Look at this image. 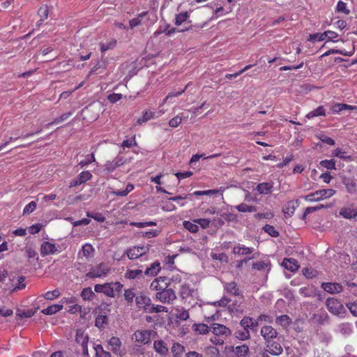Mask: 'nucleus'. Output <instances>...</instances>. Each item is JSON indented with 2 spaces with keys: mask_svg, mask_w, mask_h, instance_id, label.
Returning a JSON list of instances; mask_svg holds the SVG:
<instances>
[{
  "mask_svg": "<svg viewBox=\"0 0 357 357\" xmlns=\"http://www.w3.org/2000/svg\"><path fill=\"white\" fill-rule=\"evenodd\" d=\"M196 222H192L190 221L185 220L183 222V227L188 230L191 233H197L199 230V227L195 224Z\"/></svg>",
  "mask_w": 357,
  "mask_h": 357,
  "instance_id": "de8ad7c7",
  "label": "nucleus"
},
{
  "mask_svg": "<svg viewBox=\"0 0 357 357\" xmlns=\"http://www.w3.org/2000/svg\"><path fill=\"white\" fill-rule=\"evenodd\" d=\"M26 252L29 261L33 262L38 261V257H37V252L34 250L29 248L26 249Z\"/></svg>",
  "mask_w": 357,
  "mask_h": 357,
  "instance_id": "e2e57ef3",
  "label": "nucleus"
},
{
  "mask_svg": "<svg viewBox=\"0 0 357 357\" xmlns=\"http://www.w3.org/2000/svg\"><path fill=\"white\" fill-rule=\"evenodd\" d=\"M335 194V190L331 188L317 190L305 196V201L310 202H319L331 197Z\"/></svg>",
  "mask_w": 357,
  "mask_h": 357,
  "instance_id": "7ed1b4c3",
  "label": "nucleus"
},
{
  "mask_svg": "<svg viewBox=\"0 0 357 357\" xmlns=\"http://www.w3.org/2000/svg\"><path fill=\"white\" fill-rule=\"evenodd\" d=\"M135 303L139 308H142L146 311V308H149L151 301V298L144 293H140L135 297Z\"/></svg>",
  "mask_w": 357,
  "mask_h": 357,
  "instance_id": "2eb2a0df",
  "label": "nucleus"
},
{
  "mask_svg": "<svg viewBox=\"0 0 357 357\" xmlns=\"http://www.w3.org/2000/svg\"><path fill=\"white\" fill-rule=\"evenodd\" d=\"M92 174L89 171H83L78 176L73 179L70 183V188H74L80 185L89 181L92 178Z\"/></svg>",
  "mask_w": 357,
  "mask_h": 357,
  "instance_id": "9d476101",
  "label": "nucleus"
},
{
  "mask_svg": "<svg viewBox=\"0 0 357 357\" xmlns=\"http://www.w3.org/2000/svg\"><path fill=\"white\" fill-rule=\"evenodd\" d=\"M210 331H211L213 335H220L223 337L230 336L231 334V331L228 327L218 323H213L211 324Z\"/></svg>",
  "mask_w": 357,
  "mask_h": 357,
  "instance_id": "1a4fd4ad",
  "label": "nucleus"
},
{
  "mask_svg": "<svg viewBox=\"0 0 357 357\" xmlns=\"http://www.w3.org/2000/svg\"><path fill=\"white\" fill-rule=\"evenodd\" d=\"M192 291L193 290L190 287V285L184 284L181 287L179 295L182 299H187L192 296Z\"/></svg>",
  "mask_w": 357,
  "mask_h": 357,
  "instance_id": "72a5a7b5",
  "label": "nucleus"
},
{
  "mask_svg": "<svg viewBox=\"0 0 357 357\" xmlns=\"http://www.w3.org/2000/svg\"><path fill=\"white\" fill-rule=\"evenodd\" d=\"M303 275L307 279H312L316 278L318 275V271L313 268H304L302 271Z\"/></svg>",
  "mask_w": 357,
  "mask_h": 357,
  "instance_id": "c03bdc74",
  "label": "nucleus"
},
{
  "mask_svg": "<svg viewBox=\"0 0 357 357\" xmlns=\"http://www.w3.org/2000/svg\"><path fill=\"white\" fill-rule=\"evenodd\" d=\"M146 312L149 313H157V312H167L168 308L165 306L160 305H150L149 308H146Z\"/></svg>",
  "mask_w": 357,
  "mask_h": 357,
  "instance_id": "58836bf2",
  "label": "nucleus"
},
{
  "mask_svg": "<svg viewBox=\"0 0 357 357\" xmlns=\"http://www.w3.org/2000/svg\"><path fill=\"white\" fill-rule=\"evenodd\" d=\"M254 251L253 248L246 247L243 245H238L233 248V253L238 255H247L251 254Z\"/></svg>",
  "mask_w": 357,
  "mask_h": 357,
  "instance_id": "bb28decb",
  "label": "nucleus"
},
{
  "mask_svg": "<svg viewBox=\"0 0 357 357\" xmlns=\"http://www.w3.org/2000/svg\"><path fill=\"white\" fill-rule=\"evenodd\" d=\"M273 188V183L272 182H264L259 183L257 185V190L259 194L268 195L272 192Z\"/></svg>",
  "mask_w": 357,
  "mask_h": 357,
  "instance_id": "b1692460",
  "label": "nucleus"
},
{
  "mask_svg": "<svg viewBox=\"0 0 357 357\" xmlns=\"http://www.w3.org/2000/svg\"><path fill=\"white\" fill-rule=\"evenodd\" d=\"M265 351L273 356H280L283 352V349L280 343L271 341L266 343Z\"/></svg>",
  "mask_w": 357,
  "mask_h": 357,
  "instance_id": "4468645a",
  "label": "nucleus"
},
{
  "mask_svg": "<svg viewBox=\"0 0 357 357\" xmlns=\"http://www.w3.org/2000/svg\"><path fill=\"white\" fill-rule=\"evenodd\" d=\"M321 287L325 291L330 294L340 293L343 290V287L340 283L323 282Z\"/></svg>",
  "mask_w": 357,
  "mask_h": 357,
  "instance_id": "f3484780",
  "label": "nucleus"
},
{
  "mask_svg": "<svg viewBox=\"0 0 357 357\" xmlns=\"http://www.w3.org/2000/svg\"><path fill=\"white\" fill-rule=\"evenodd\" d=\"M171 350L174 357H181L185 351V347L179 343H174Z\"/></svg>",
  "mask_w": 357,
  "mask_h": 357,
  "instance_id": "4c0bfd02",
  "label": "nucleus"
},
{
  "mask_svg": "<svg viewBox=\"0 0 357 357\" xmlns=\"http://www.w3.org/2000/svg\"><path fill=\"white\" fill-rule=\"evenodd\" d=\"M169 287V281L167 277L160 276L155 278L150 284V289L157 292L165 290Z\"/></svg>",
  "mask_w": 357,
  "mask_h": 357,
  "instance_id": "6e6552de",
  "label": "nucleus"
},
{
  "mask_svg": "<svg viewBox=\"0 0 357 357\" xmlns=\"http://www.w3.org/2000/svg\"><path fill=\"white\" fill-rule=\"evenodd\" d=\"M236 208L239 212H243V213L254 212L256 211V208L255 206H249L244 203H242V204L236 206Z\"/></svg>",
  "mask_w": 357,
  "mask_h": 357,
  "instance_id": "6e6d98bb",
  "label": "nucleus"
},
{
  "mask_svg": "<svg viewBox=\"0 0 357 357\" xmlns=\"http://www.w3.org/2000/svg\"><path fill=\"white\" fill-rule=\"evenodd\" d=\"M116 45V40L115 39H112L109 41L106 42L105 43H102L100 45V50L102 52H105L109 50H113Z\"/></svg>",
  "mask_w": 357,
  "mask_h": 357,
  "instance_id": "3c124183",
  "label": "nucleus"
},
{
  "mask_svg": "<svg viewBox=\"0 0 357 357\" xmlns=\"http://www.w3.org/2000/svg\"><path fill=\"white\" fill-rule=\"evenodd\" d=\"M149 245L134 246L128 249L126 252L127 257L130 259H136L149 251Z\"/></svg>",
  "mask_w": 357,
  "mask_h": 357,
  "instance_id": "39448f33",
  "label": "nucleus"
},
{
  "mask_svg": "<svg viewBox=\"0 0 357 357\" xmlns=\"http://www.w3.org/2000/svg\"><path fill=\"white\" fill-rule=\"evenodd\" d=\"M299 294L304 297H314L316 296L315 289L312 286L300 288Z\"/></svg>",
  "mask_w": 357,
  "mask_h": 357,
  "instance_id": "c756f323",
  "label": "nucleus"
},
{
  "mask_svg": "<svg viewBox=\"0 0 357 357\" xmlns=\"http://www.w3.org/2000/svg\"><path fill=\"white\" fill-rule=\"evenodd\" d=\"M345 109L352 110V105L344 103H336L332 107V112L334 114H338Z\"/></svg>",
  "mask_w": 357,
  "mask_h": 357,
  "instance_id": "79ce46f5",
  "label": "nucleus"
},
{
  "mask_svg": "<svg viewBox=\"0 0 357 357\" xmlns=\"http://www.w3.org/2000/svg\"><path fill=\"white\" fill-rule=\"evenodd\" d=\"M107 315L98 314L95 320V325L99 328H102L107 324Z\"/></svg>",
  "mask_w": 357,
  "mask_h": 357,
  "instance_id": "37998d69",
  "label": "nucleus"
},
{
  "mask_svg": "<svg viewBox=\"0 0 357 357\" xmlns=\"http://www.w3.org/2000/svg\"><path fill=\"white\" fill-rule=\"evenodd\" d=\"M137 296L135 295L133 289H125L124 291V298L127 301L128 304L132 303L133 302L134 298H135Z\"/></svg>",
  "mask_w": 357,
  "mask_h": 357,
  "instance_id": "5fc2aeb1",
  "label": "nucleus"
},
{
  "mask_svg": "<svg viewBox=\"0 0 357 357\" xmlns=\"http://www.w3.org/2000/svg\"><path fill=\"white\" fill-rule=\"evenodd\" d=\"M193 331L198 335L208 334L211 330V326H208L205 324H194L192 326Z\"/></svg>",
  "mask_w": 357,
  "mask_h": 357,
  "instance_id": "a878e982",
  "label": "nucleus"
},
{
  "mask_svg": "<svg viewBox=\"0 0 357 357\" xmlns=\"http://www.w3.org/2000/svg\"><path fill=\"white\" fill-rule=\"evenodd\" d=\"M282 265L288 271L291 272H296L298 270L300 266L298 261L293 258H284Z\"/></svg>",
  "mask_w": 357,
  "mask_h": 357,
  "instance_id": "aec40b11",
  "label": "nucleus"
},
{
  "mask_svg": "<svg viewBox=\"0 0 357 357\" xmlns=\"http://www.w3.org/2000/svg\"><path fill=\"white\" fill-rule=\"evenodd\" d=\"M240 325L242 328H245L248 331L256 332L258 328V321L257 319H253L251 317L245 316L240 321Z\"/></svg>",
  "mask_w": 357,
  "mask_h": 357,
  "instance_id": "f8f14e48",
  "label": "nucleus"
},
{
  "mask_svg": "<svg viewBox=\"0 0 357 357\" xmlns=\"http://www.w3.org/2000/svg\"><path fill=\"white\" fill-rule=\"evenodd\" d=\"M135 188V186L132 183H128L126 186V188L124 190H116V191H111L110 195H116L119 197H126Z\"/></svg>",
  "mask_w": 357,
  "mask_h": 357,
  "instance_id": "473e14b6",
  "label": "nucleus"
},
{
  "mask_svg": "<svg viewBox=\"0 0 357 357\" xmlns=\"http://www.w3.org/2000/svg\"><path fill=\"white\" fill-rule=\"evenodd\" d=\"M275 322L283 328H287L291 324V319L288 315L284 314L276 317Z\"/></svg>",
  "mask_w": 357,
  "mask_h": 357,
  "instance_id": "f704fd0d",
  "label": "nucleus"
},
{
  "mask_svg": "<svg viewBox=\"0 0 357 357\" xmlns=\"http://www.w3.org/2000/svg\"><path fill=\"white\" fill-rule=\"evenodd\" d=\"M73 113L69 112L63 114L59 117L55 119L53 121L48 123L45 126V128H49L50 126L58 124L59 123H61L64 121H66L68 118H70L72 116Z\"/></svg>",
  "mask_w": 357,
  "mask_h": 357,
  "instance_id": "e433bc0d",
  "label": "nucleus"
},
{
  "mask_svg": "<svg viewBox=\"0 0 357 357\" xmlns=\"http://www.w3.org/2000/svg\"><path fill=\"white\" fill-rule=\"evenodd\" d=\"M155 298L162 303L170 304L176 299V295L174 290L169 287L165 290L157 292L155 294Z\"/></svg>",
  "mask_w": 357,
  "mask_h": 357,
  "instance_id": "20e7f679",
  "label": "nucleus"
},
{
  "mask_svg": "<svg viewBox=\"0 0 357 357\" xmlns=\"http://www.w3.org/2000/svg\"><path fill=\"white\" fill-rule=\"evenodd\" d=\"M94 249L91 244H85L82 246L83 255L86 257H89L92 255Z\"/></svg>",
  "mask_w": 357,
  "mask_h": 357,
  "instance_id": "0e129e2a",
  "label": "nucleus"
},
{
  "mask_svg": "<svg viewBox=\"0 0 357 357\" xmlns=\"http://www.w3.org/2000/svg\"><path fill=\"white\" fill-rule=\"evenodd\" d=\"M235 337L240 340H247L250 338V331L243 328L242 329L237 330L235 332Z\"/></svg>",
  "mask_w": 357,
  "mask_h": 357,
  "instance_id": "c9c22d12",
  "label": "nucleus"
},
{
  "mask_svg": "<svg viewBox=\"0 0 357 357\" xmlns=\"http://www.w3.org/2000/svg\"><path fill=\"white\" fill-rule=\"evenodd\" d=\"M142 273L140 269H128L125 273V278L129 280L137 279L142 275Z\"/></svg>",
  "mask_w": 357,
  "mask_h": 357,
  "instance_id": "2f4dec72",
  "label": "nucleus"
},
{
  "mask_svg": "<svg viewBox=\"0 0 357 357\" xmlns=\"http://www.w3.org/2000/svg\"><path fill=\"white\" fill-rule=\"evenodd\" d=\"M298 206V201L288 202L283 208L284 216L286 218L291 217L294 213V211Z\"/></svg>",
  "mask_w": 357,
  "mask_h": 357,
  "instance_id": "393cba45",
  "label": "nucleus"
},
{
  "mask_svg": "<svg viewBox=\"0 0 357 357\" xmlns=\"http://www.w3.org/2000/svg\"><path fill=\"white\" fill-rule=\"evenodd\" d=\"M188 17L189 15L187 12L178 14L175 17V24L177 26L181 25L183 22L187 20Z\"/></svg>",
  "mask_w": 357,
  "mask_h": 357,
  "instance_id": "680f3d73",
  "label": "nucleus"
},
{
  "mask_svg": "<svg viewBox=\"0 0 357 357\" xmlns=\"http://www.w3.org/2000/svg\"><path fill=\"white\" fill-rule=\"evenodd\" d=\"M326 109L323 105L319 106L317 109L310 112L305 116L306 118L310 119L317 116H325Z\"/></svg>",
  "mask_w": 357,
  "mask_h": 357,
  "instance_id": "c85d7f7f",
  "label": "nucleus"
},
{
  "mask_svg": "<svg viewBox=\"0 0 357 357\" xmlns=\"http://www.w3.org/2000/svg\"><path fill=\"white\" fill-rule=\"evenodd\" d=\"M36 208V203L33 201L29 202L25 206L23 210V214H29Z\"/></svg>",
  "mask_w": 357,
  "mask_h": 357,
  "instance_id": "338daca9",
  "label": "nucleus"
},
{
  "mask_svg": "<svg viewBox=\"0 0 357 357\" xmlns=\"http://www.w3.org/2000/svg\"><path fill=\"white\" fill-rule=\"evenodd\" d=\"M265 232L268 234L272 237H278L279 236V232L275 229V228L270 225L268 224L265 225L263 227Z\"/></svg>",
  "mask_w": 357,
  "mask_h": 357,
  "instance_id": "4d7b16f0",
  "label": "nucleus"
},
{
  "mask_svg": "<svg viewBox=\"0 0 357 357\" xmlns=\"http://www.w3.org/2000/svg\"><path fill=\"white\" fill-rule=\"evenodd\" d=\"M326 305L330 312L333 314H340L344 312V307L340 301L334 298H328L326 301Z\"/></svg>",
  "mask_w": 357,
  "mask_h": 357,
  "instance_id": "423d86ee",
  "label": "nucleus"
},
{
  "mask_svg": "<svg viewBox=\"0 0 357 357\" xmlns=\"http://www.w3.org/2000/svg\"><path fill=\"white\" fill-rule=\"evenodd\" d=\"M342 183L345 185L349 193L354 194L357 192V183L354 179L344 177L342 179Z\"/></svg>",
  "mask_w": 357,
  "mask_h": 357,
  "instance_id": "5701e85b",
  "label": "nucleus"
},
{
  "mask_svg": "<svg viewBox=\"0 0 357 357\" xmlns=\"http://www.w3.org/2000/svg\"><path fill=\"white\" fill-rule=\"evenodd\" d=\"M336 10L337 12H342L346 15H349L350 13V10L347 8V3L342 1H339L337 2Z\"/></svg>",
  "mask_w": 357,
  "mask_h": 357,
  "instance_id": "69168bd1",
  "label": "nucleus"
},
{
  "mask_svg": "<svg viewBox=\"0 0 357 357\" xmlns=\"http://www.w3.org/2000/svg\"><path fill=\"white\" fill-rule=\"evenodd\" d=\"M224 289L227 294L233 296H240L241 294V291L235 282H225Z\"/></svg>",
  "mask_w": 357,
  "mask_h": 357,
  "instance_id": "412c9836",
  "label": "nucleus"
},
{
  "mask_svg": "<svg viewBox=\"0 0 357 357\" xmlns=\"http://www.w3.org/2000/svg\"><path fill=\"white\" fill-rule=\"evenodd\" d=\"M183 114H178L177 116H174V118L171 119L169 121V126L172 128H176L178 127L183 119Z\"/></svg>",
  "mask_w": 357,
  "mask_h": 357,
  "instance_id": "603ef678",
  "label": "nucleus"
},
{
  "mask_svg": "<svg viewBox=\"0 0 357 357\" xmlns=\"http://www.w3.org/2000/svg\"><path fill=\"white\" fill-rule=\"evenodd\" d=\"M57 251L55 244L50 243L49 241L43 242L40 247V255L43 257L51 254H55Z\"/></svg>",
  "mask_w": 357,
  "mask_h": 357,
  "instance_id": "a211bd4d",
  "label": "nucleus"
},
{
  "mask_svg": "<svg viewBox=\"0 0 357 357\" xmlns=\"http://www.w3.org/2000/svg\"><path fill=\"white\" fill-rule=\"evenodd\" d=\"M62 309H63L62 304H54V305L47 307L45 309H43L42 310V312L44 314L52 315V314H56V312H59Z\"/></svg>",
  "mask_w": 357,
  "mask_h": 357,
  "instance_id": "7c9ffc66",
  "label": "nucleus"
},
{
  "mask_svg": "<svg viewBox=\"0 0 357 357\" xmlns=\"http://www.w3.org/2000/svg\"><path fill=\"white\" fill-rule=\"evenodd\" d=\"M234 352L238 357H246L249 353V348L246 344L237 346Z\"/></svg>",
  "mask_w": 357,
  "mask_h": 357,
  "instance_id": "ea45409f",
  "label": "nucleus"
},
{
  "mask_svg": "<svg viewBox=\"0 0 357 357\" xmlns=\"http://www.w3.org/2000/svg\"><path fill=\"white\" fill-rule=\"evenodd\" d=\"M96 357H111V354L109 351L104 350L100 344H97L95 347Z\"/></svg>",
  "mask_w": 357,
  "mask_h": 357,
  "instance_id": "8fccbe9b",
  "label": "nucleus"
},
{
  "mask_svg": "<svg viewBox=\"0 0 357 357\" xmlns=\"http://www.w3.org/2000/svg\"><path fill=\"white\" fill-rule=\"evenodd\" d=\"M110 266L106 263H100L96 266H92L86 277L89 278H98L105 277L110 271Z\"/></svg>",
  "mask_w": 357,
  "mask_h": 357,
  "instance_id": "f03ea898",
  "label": "nucleus"
},
{
  "mask_svg": "<svg viewBox=\"0 0 357 357\" xmlns=\"http://www.w3.org/2000/svg\"><path fill=\"white\" fill-rule=\"evenodd\" d=\"M342 54V55H344V56H351L353 54V52H345V51L342 50L331 49V50H328L327 52H324L321 55V57L327 56H329L330 54Z\"/></svg>",
  "mask_w": 357,
  "mask_h": 357,
  "instance_id": "864d4df0",
  "label": "nucleus"
},
{
  "mask_svg": "<svg viewBox=\"0 0 357 357\" xmlns=\"http://www.w3.org/2000/svg\"><path fill=\"white\" fill-rule=\"evenodd\" d=\"M96 162L95 154H94V152H92L90 155H86L85 157V159L82 160L79 162V165H80L81 167H86L89 165H90L93 162Z\"/></svg>",
  "mask_w": 357,
  "mask_h": 357,
  "instance_id": "a18cd8bd",
  "label": "nucleus"
},
{
  "mask_svg": "<svg viewBox=\"0 0 357 357\" xmlns=\"http://www.w3.org/2000/svg\"><path fill=\"white\" fill-rule=\"evenodd\" d=\"M340 215L345 219H352L357 216V208L342 207L339 212Z\"/></svg>",
  "mask_w": 357,
  "mask_h": 357,
  "instance_id": "4be33fe9",
  "label": "nucleus"
},
{
  "mask_svg": "<svg viewBox=\"0 0 357 357\" xmlns=\"http://www.w3.org/2000/svg\"><path fill=\"white\" fill-rule=\"evenodd\" d=\"M153 348L157 353L161 355H165L168 352V348L165 345L164 341L161 340L154 341Z\"/></svg>",
  "mask_w": 357,
  "mask_h": 357,
  "instance_id": "cd10ccee",
  "label": "nucleus"
},
{
  "mask_svg": "<svg viewBox=\"0 0 357 357\" xmlns=\"http://www.w3.org/2000/svg\"><path fill=\"white\" fill-rule=\"evenodd\" d=\"M108 344L110 346L111 351L116 355L122 356L123 352L121 349V341L118 337H112L109 341Z\"/></svg>",
  "mask_w": 357,
  "mask_h": 357,
  "instance_id": "dca6fc26",
  "label": "nucleus"
},
{
  "mask_svg": "<svg viewBox=\"0 0 357 357\" xmlns=\"http://www.w3.org/2000/svg\"><path fill=\"white\" fill-rule=\"evenodd\" d=\"M49 14V9L47 6H42L38 10V15L40 17L38 22L43 23V21L47 18Z\"/></svg>",
  "mask_w": 357,
  "mask_h": 357,
  "instance_id": "09e8293b",
  "label": "nucleus"
},
{
  "mask_svg": "<svg viewBox=\"0 0 357 357\" xmlns=\"http://www.w3.org/2000/svg\"><path fill=\"white\" fill-rule=\"evenodd\" d=\"M125 162V160L121 157H116L112 161H107L105 165L104 171L107 173H112L115 171L118 167L123 165Z\"/></svg>",
  "mask_w": 357,
  "mask_h": 357,
  "instance_id": "ddd939ff",
  "label": "nucleus"
},
{
  "mask_svg": "<svg viewBox=\"0 0 357 357\" xmlns=\"http://www.w3.org/2000/svg\"><path fill=\"white\" fill-rule=\"evenodd\" d=\"M176 317L182 321H186L190 317L189 312L186 310H176Z\"/></svg>",
  "mask_w": 357,
  "mask_h": 357,
  "instance_id": "13d9d810",
  "label": "nucleus"
},
{
  "mask_svg": "<svg viewBox=\"0 0 357 357\" xmlns=\"http://www.w3.org/2000/svg\"><path fill=\"white\" fill-rule=\"evenodd\" d=\"M123 285L119 282H111L104 284H97L94 286V291L102 293L108 297L114 298L121 293Z\"/></svg>",
  "mask_w": 357,
  "mask_h": 357,
  "instance_id": "f257e3e1",
  "label": "nucleus"
},
{
  "mask_svg": "<svg viewBox=\"0 0 357 357\" xmlns=\"http://www.w3.org/2000/svg\"><path fill=\"white\" fill-rule=\"evenodd\" d=\"M95 296L91 287L84 288L81 292V297L84 301H91Z\"/></svg>",
  "mask_w": 357,
  "mask_h": 357,
  "instance_id": "a19ab883",
  "label": "nucleus"
},
{
  "mask_svg": "<svg viewBox=\"0 0 357 357\" xmlns=\"http://www.w3.org/2000/svg\"><path fill=\"white\" fill-rule=\"evenodd\" d=\"M60 296V291L59 289H54L53 291H48L44 294V298L46 300H54Z\"/></svg>",
  "mask_w": 357,
  "mask_h": 357,
  "instance_id": "052dcab7",
  "label": "nucleus"
},
{
  "mask_svg": "<svg viewBox=\"0 0 357 357\" xmlns=\"http://www.w3.org/2000/svg\"><path fill=\"white\" fill-rule=\"evenodd\" d=\"M347 307L354 316L357 317V299L352 303H347Z\"/></svg>",
  "mask_w": 357,
  "mask_h": 357,
  "instance_id": "774afa93",
  "label": "nucleus"
},
{
  "mask_svg": "<svg viewBox=\"0 0 357 357\" xmlns=\"http://www.w3.org/2000/svg\"><path fill=\"white\" fill-rule=\"evenodd\" d=\"M260 333L265 340V343L273 340L278 335V331L271 326H264L261 327Z\"/></svg>",
  "mask_w": 357,
  "mask_h": 357,
  "instance_id": "9b49d317",
  "label": "nucleus"
},
{
  "mask_svg": "<svg viewBox=\"0 0 357 357\" xmlns=\"http://www.w3.org/2000/svg\"><path fill=\"white\" fill-rule=\"evenodd\" d=\"M42 131H43V128H40L34 132H28V133L23 135L20 137H10L9 138V140L6 141L4 143H3L1 145H0V151L2 150L3 148H5L6 146H8L10 144V142H11L16 141L18 139H27V138L31 137L35 135L40 133Z\"/></svg>",
  "mask_w": 357,
  "mask_h": 357,
  "instance_id": "6ab92c4d",
  "label": "nucleus"
},
{
  "mask_svg": "<svg viewBox=\"0 0 357 357\" xmlns=\"http://www.w3.org/2000/svg\"><path fill=\"white\" fill-rule=\"evenodd\" d=\"M321 167L326 168L327 169H336L335 162L334 160H324L320 162Z\"/></svg>",
  "mask_w": 357,
  "mask_h": 357,
  "instance_id": "bf43d9fd",
  "label": "nucleus"
},
{
  "mask_svg": "<svg viewBox=\"0 0 357 357\" xmlns=\"http://www.w3.org/2000/svg\"><path fill=\"white\" fill-rule=\"evenodd\" d=\"M132 340L137 346L146 344L151 341V332L147 330L136 331L132 335Z\"/></svg>",
  "mask_w": 357,
  "mask_h": 357,
  "instance_id": "0eeeda50",
  "label": "nucleus"
},
{
  "mask_svg": "<svg viewBox=\"0 0 357 357\" xmlns=\"http://www.w3.org/2000/svg\"><path fill=\"white\" fill-rule=\"evenodd\" d=\"M160 270V266L159 263H153L151 266L147 268L145 271L146 275H155Z\"/></svg>",
  "mask_w": 357,
  "mask_h": 357,
  "instance_id": "49530a36",
  "label": "nucleus"
}]
</instances>
